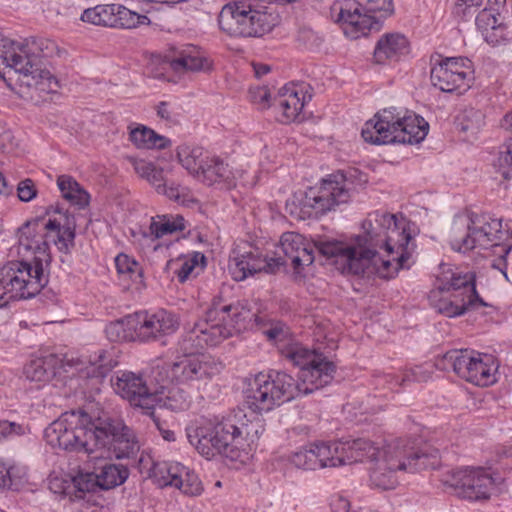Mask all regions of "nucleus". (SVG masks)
I'll return each mask as SVG.
<instances>
[{
    "label": "nucleus",
    "instance_id": "4d7b16f0",
    "mask_svg": "<svg viewBox=\"0 0 512 512\" xmlns=\"http://www.w3.org/2000/svg\"><path fill=\"white\" fill-rule=\"evenodd\" d=\"M507 164L508 165H504V163H502V151H500L495 162V168L505 180L510 181L512 180V161H508Z\"/></svg>",
    "mask_w": 512,
    "mask_h": 512
},
{
    "label": "nucleus",
    "instance_id": "bf43d9fd",
    "mask_svg": "<svg viewBox=\"0 0 512 512\" xmlns=\"http://www.w3.org/2000/svg\"><path fill=\"white\" fill-rule=\"evenodd\" d=\"M170 105L168 102H160L157 106V115L161 118V119H165V120H171L172 119V116H171V111L169 109Z\"/></svg>",
    "mask_w": 512,
    "mask_h": 512
},
{
    "label": "nucleus",
    "instance_id": "f8f14e48",
    "mask_svg": "<svg viewBox=\"0 0 512 512\" xmlns=\"http://www.w3.org/2000/svg\"><path fill=\"white\" fill-rule=\"evenodd\" d=\"M350 183L343 173H335L323 179L320 186L310 187L304 194L294 195L286 203V210L297 219L305 220L347 203L350 199Z\"/></svg>",
    "mask_w": 512,
    "mask_h": 512
},
{
    "label": "nucleus",
    "instance_id": "6e6d98bb",
    "mask_svg": "<svg viewBox=\"0 0 512 512\" xmlns=\"http://www.w3.org/2000/svg\"><path fill=\"white\" fill-rule=\"evenodd\" d=\"M0 488L17 489L12 480V468L0 458Z\"/></svg>",
    "mask_w": 512,
    "mask_h": 512
},
{
    "label": "nucleus",
    "instance_id": "a19ab883",
    "mask_svg": "<svg viewBox=\"0 0 512 512\" xmlns=\"http://www.w3.org/2000/svg\"><path fill=\"white\" fill-rule=\"evenodd\" d=\"M361 5L356 0H343L340 3L339 20L358 30L367 27V17L360 12Z\"/></svg>",
    "mask_w": 512,
    "mask_h": 512
},
{
    "label": "nucleus",
    "instance_id": "864d4df0",
    "mask_svg": "<svg viewBox=\"0 0 512 512\" xmlns=\"http://www.w3.org/2000/svg\"><path fill=\"white\" fill-rule=\"evenodd\" d=\"M502 127L512 130V111L504 116ZM500 151H502V163L508 165V161H512V137L507 140Z\"/></svg>",
    "mask_w": 512,
    "mask_h": 512
},
{
    "label": "nucleus",
    "instance_id": "7c9ffc66",
    "mask_svg": "<svg viewBox=\"0 0 512 512\" xmlns=\"http://www.w3.org/2000/svg\"><path fill=\"white\" fill-rule=\"evenodd\" d=\"M59 359L53 354L31 360L24 368V375L30 381L48 382L55 374Z\"/></svg>",
    "mask_w": 512,
    "mask_h": 512
},
{
    "label": "nucleus",
    "instance_id": "cd10ccee",
    "mask_svg": "<svg viewBox=\"0 0 512 512\" xmlns=\"http://www.w3.org/2000/svg\"><path fill=\"white\" fill-rule=\"evenodd\" d=\"M167 62L170 68L178 74L204 71L209 68L207 59L194 45H184L181 48L174 49L167 56Z\"/></svg>",
    "mask_w": 512,
    "mask_h": 512
},
{
    "label": "nucleus",
    "instance_id": "f3484780",
    "mask_svg": "<svg viewBox=\"0 0 512 512\" xmlns=\"http://www.w3.org/2000/svg\"><path fill=\"white\" fill-rule=\"evenodd\" d=\"M430 79L432 85L443 92L465 91L473 80L472 63L464 57L438 56L433 61Z\"/></svg>",
    "mask_w": 512,
    "mask_h": 512
},
{
    "label": "nucleus",
    "instance_id": "79ce46f5",
    "mask_svg": "<svg viewBox=\"0 0 512 512\" xmlns=\"http://www.w3.org/2000/svg\"><path fill=\"white\" fill-rule=\"evenodd\" d=\"M205 257L201 253L194 252L193 254L181 256L170 263L173 273L177 276L179 282L184 283L193 271L198 268L199 263H204Z\"/></svg>",
    "mask_w": 512,
    "mask_h": 512
},
{
    "label": "nucleus",
    "instance_id": "f03ea898",
    "mask_svg": "<svg viewBox=\"0 0 512 512\" xmlns=\"http://www.w3.org/2000/svg\"><path fill=\"white\" fill-rule=\"evenodd\" d=\"M267 339L276 344L282 356L300 368L298 379L290 374L270 370L250 380L245 390V402L254 412H269L301 395H307L329 384L336 372L335 364L315 349L292 340L290 328L273 322L264 330Z\"/></svg>",
    "mask_w": 512,
    "mask_h": 512
},
{
    "label": "nucleus",
    "instance_id": "9b49d317",
    "mask_svg": "<svg viewBox=\"0 0 512 512\" xmlns=\"http://www.w3.org/2000/svg\"><path fill=\"white\" fill-rule=\"evenodd\" d=\"M103 435L97 430V419L92 421L84 412L65 413L44 430V438L52 448L87 454L96 452L95 441Z\"/></svg>",
    "mask_w": 512,
    "mask_h": 512
},
{
    "label": "nucleus",
    "instance_id": "dca6fc26",
    "mask_svg": "<svg viewBox=\"0 0 512 512\" xmlns=\"http://www.w3.org/2000/svg\"><path fill=\"white\" fill-rule=\"evenodd\" d=\"M42 289L41 277L31 276L24 264L9 262L0 269V308L11 300L33 298Z\"/></svg>",
    "mask_w": 512,
    "mask_h": 512
},
{
    "label": "nucleus",
    "instance_id": "423d86ee",
    "mask_svg": "<svg viewBox=\"0 0 512 512\" xmlns=\"http://www.w3.org/2000/svg\"><path fill=\"white\" fill-rule=\"evenodd\" d=\"M55 48L48 40L15 41L0 33V68H10L23 77L28 87L42 92H55L57 79L42 68V57H47Z\"/></svg>",
    "mask_w": 512,
    "mask_h": 512
},
{
    "label": "nucleus",
    "instance_id": "ea45409f",
    "mask_svg": "<svg viewBox=\"0 0 512 512\" xmlns=\"http://www.w3.org/2000/svg\"><path fill=\"white\" fill-rule=\"evenodd\" d=\"M135 172L143 179L147 180L156 191L165 183L163 169L157 167L154 163L143 159H130Z\"/></svg>",
    "mask_w": 512,
    "mask_h": 512
},
{
    "label": "nucleus",
    "instance_id": "4c0bfd02",
    "mask_svg": "<svg viewBox=\"0 0 512 512\" xmlns=\"http://www.w3.org/2000/svg\"><path fill=\"white\" fill-rule=\"evenodd\" d=\"M115 365L116 362L107 351L99 350L95 353L94 357L89 360V365L80 371L83 376L87 378L102 379Z\"/></svg>",
    "mask_w": 512,
    "mask_h": 512
},
{
    "label": "nucleus",
    "instance_id": "6ab92c4d",
    "mask_svg": "<svg viewBox=\"0 0 512 512\" xmlns=\"http://www.w3.org/2000/svg\"><path fill=\"white\" fill-rule=\"evenodd\" d=\"M149 476L160 487H175L191 496L202 492V483L196 473L179 462L153 461Z\"/></svg>",
    "mask_w": 512,
    "mask_h": 512
},
{
    "label": "nucleus",
    "instance_id": "f704fd0d",
    "mask_svg": "<svg viewBox=\"0 0 512 512\" xmlns=\"http://www.w3.org/2000/svg\"><path fill=\"white\" fill-rule=\"evenodd\" d=\"M130 141L140 149H162L168 146L169 140L150 128L138 125L130 131Z\"/></svg>",
    "mask_w": 512,
    "mask_h": 512
},
{
    "label": "nucleus",
    "instance_id": "e433bc0d",
    "mask_svg": "<svg viewBox=\"0 0 512 512\" xmlns=\"http://www.w3.org/2000/svg\"><path fill=\"white\" fill-rule=\"evenodd\" d=\"M185 219L177 215H162L152 218L150 224V233L155 238H161L165 235H170L178 231L185 230Z\"/></svg>",
    "mask_w": 512,
    "mask_h": 512
},
{
    "label": "nucleus",
    "instance_id": "680f3d73",
    "mask_svg": "<svg viewBox=\"0 0 512 512\" xmlns=\"http://www.w3.org/2000/svg\"><path fill=\"white\" fill-rule=\"evenodd\" d=\"M506 1L507 0H487L484 8L500 12V10L505 7Z\"/></svg>",
    "mask_w": 512,
    "mask_h": 512
},
{
    "label": "nucleus",
    "instance_id": "603ef678",
    "mask_svg": "<svg viewBox=\"0 0 512 512\" xmlns=\"http://www.w3.org/2000/svg\"><path fill=\"white\" fill-rule=\"evenodd\" d=\"M159 194L167 196L169 199L176 202L183 201L182 197L186 194V188L175 183H165L157 191Z\"/></svg>",
    "mask_w": 512,
    "mask_h": 512
},
{
    "label": "nucleus",
    "instance_id": "a211bd4d",
    "mask_svg": "<svg viewBox=\"0 0 512 512\" xmlns=\"http://www.w3.org/2000/svg\"><path fill=\"white\" fill-rule=\"evenodd\" d=\"M442 481L454 488L459 497L473 501L488 499L495 485L491 474L480 467L453 470Z\"/></svg>",
    "mask_w": 512,
    "mask_h": 512
},
{
    "label": "nucleus",
    "instance_id": "49530a36",
    "mask_svg": "<svg viewBox=\"0 0 512 512\" xmlns=\"http://www.w3.org/2000/svg\"><path fill=\"white\" fill-rule=\"evenodd\" d=\"M483 124V114L480 111L469 110L463 115V120L459 123L460 129L464 132H477Z\"/></svg>",
    "mask_w": 512,
    "mask_h": 512
},
{
    "label": "nucleus",
    "instance_id": "58836bf2",
    "mask_svg": "<svg viewBox=\"0 0 512 512\" xmlns=\"http://www.w3.org/2000/svg\"><path fill=\"white\" fill-rule=\"evenodd\" d=\"M128 470L122 465H105L97 476V486L108 490L125 482L128 477Z\"/></svg>",
    "mask_w": 512,
    "mask_h": 512
},
{
    "label": "nucleus",
    "instance_id": "473e14b6",
    "mask_svg": "<svg viewBox=\"0 0 512 512\" xmlns=\"http://www.w3.org/2000/svg\"><path fill=\"white\" fill-rule=\"evenodd\" d=\"M62 197L78 209L85 208L90 201V195L79 183L69 175H60L57 179Z\"/></svg>",
    "mask_w": 512,
    "mask_h": 512
},
{
    "label": "nucleus",
    "instance_id": "4468645a",
    "mask_svg": "<svg viewBox=\"0 0 512 512\" xmlns=\"http://www.w3.org/2000/svg\"><path fill=\"white\" fill-rule=\"evenodd\" d=\"M434 366L442 371H453L460 378L477 386H489L496 381L498 364L486 353L469 349H453L435 360Z\"/></svg>",
    "mask_w": 512,
    "mask_h": 512
},
{
    "label": "nucleus",
    "instance_id": "13d9d810",
    "mask_svg": "<svg viewBox=\"0 0 512 512\" xmlns=\"http://www.w3.org/2000/svg\"><path fill=\"white\" fill-rule=\"evenodd\" d=\"M332 512H349L350 503L342 496H334L331 501Z\"/></svg>",
    "mask_w": 512,
    "mask_h": 512
},
{
    "label": "nucleus",
    "instance_id": "09e8293b",
    "mask_svg": "<svg viewBox=\"0 0 512 512\" xmlns=\"http://www.w3.org/2000/svg\"><path fill=\"white\" fill-rule=\"evenodd\" d=\"M26 426L9 421H0V441L10 439L14 436L24 435Z\"/></svg>",
    "mask_w": 512,
    "mask_h": 512
},
{
    "label": "nucleus",
    "instance_id": "c85d7f7f",
    "mask_svg": "<svg viewBox=\"0 0 512 512\" xmlns=\"http://www.w3.org/2000/svg\"><path fill=\"white\" fill-rule=\"evenodd\" d=\"M410 53V43L401 33H387L380 37L374 49V59L383 64L387 61H399Z\"/></svg>",
    "mask_w": 512,
    "mask_h": 512
},
{
    "label": "nucleus",
    "instance_id": "0e129e2a",
    "mask_svg": "<svg viewBox=\"0 0 512 512\" xmlns=\"http://www.w3.org/2000/svg\"><path fill=\"white\" fill-rule=\"evenodd\" d=\"M457 3L466 7H478L482 5L483 0H457Z\"/></svg>",
    "mask_w": 512,
    "mask_h": 512
},
{
    "label": "nucleus",
    "instance_id": "412c9836",
    "mask_svg": "<svg viewBox=\"0 0 512 512\" xmlns=\"http://www.w3.org/2000/svg\"><path fill=\"white\" fill-rule=\"evenodd\" d=\"M114 391L122 398L127 399L131 405L151 410L156 406L157 393L148 386L142 376L133 372H119L111 380Z\"/></svg>",
    "mask_w": 512,
    "mask_h": 512
},
{
    "label": "nucleus",
    "instance_id": "1a4fd4ad",
    "mask_svg": "<svg viewBox=\"0 0 512 512\" xmlns=\"http://www.w3.org/2000/svg\"><path fill=\"white\" fill-rule=\"evenodd\" d=\"M241 418L242 411L238 410L222 418L202 419L186 428L188 441L207 459L221 454L236 460L244 450L238 427Z\"/></svg>",
    "mask_w": 512,
    "mask_h": 512
},
{
    "label": "nucleus",
    "instance_id": "9d476101",
    "mask_svg": "<svg viewBox=\"0 0 512 512\" xmlns=\"http://www.w3.org/2000/svg\"><path fill=\"white\" fill-rule=\"evenodd\" d=\"M423 117L391 107L377 112L365 122L361 136L372 145L418 144L428 133Z\"/></svg>",
    "mask_w": 512,
    "mask_h": 512
},
{
    "label": "nucleus",
    "instance_id": "20e7f679",
    "mask_svg": "<svg viewBox=\"0 0 512 512\" xmlns=\"http://www.w3.org/2000/svg\"><path fill=\"white\" fill-rule=\"evenodd\" d=\"M382 225L387 224L386 232L370 235L369 243L363 245L339 241H320L315 246L320 254L333 259V263L343 273L354 275L377 274L381 278H392L401 268L410 266L413 252L412 236L406 225H399L394 215H383Z\"/></svg>",
    "mask_w": 512,
    "mask_h": 512
},
{
    "label": "nucleus",
    "instance_id": "de8ad7c7",
    "mask_svg": "<svg viewBox=\"0 0 512 512\" xmlns=\"http://www.w3.org/2000/svg\"><path fill=\"white\" fill-rule=\"evenodd\" d=\"M431 365H419L407 370L403 375V382H426L431 378Z\"/></svg>",
    "mask_w": 512,
    "mask_h": 512
},
{
    "label": "nucleus",
    "instance_id": "5fc2aeb1",
    "mask_svg": "<svg viewBox=\"0 0 512 512\" xmlns=\"http://www.w3.org/2000/svg\"><path fill=\"white\" fill-rule=\"evenodd\" d=\"M368 12H383L389 15L393 11L392 0H367Z\"/></svg>",
    "mask_w": 512,
    "mask_h": 512
},
{
    "label": "nucleus",
    "instance_id": "aec40b11",
    "mask_svg": "<svg viewBox=\"0 0 512 512\" xmlns=\"http://www.w3.org/2000/svg\"><path fill=\"white\" fill-rule=\"evenodd\" d=\"M274 271L281 266L290 264L297 274L314 261V245L303 235L286 232L281 236L275 256L270 257Z\"/></svg>",
    "mask_w": 512,
    "mask_h": 512
},
{
    "label": "nucleus",
    "instance_id": "c03bdc74",
    "mask_svg": "<svg viewBox=\"0 0 512 512\" xmlns=\"http://www.w3.org/2000/svg\"><path fill=\"white\" fill-rule=\"evenodd\" d=\"M115 18L116 21L113 28L132 29L150 23L146 15L138 14L120 4L119 9L115 12Z\"/></svg>",
    "mask_w": 512,
    "mask_h": 512
},
{
    "label": "nucleus",
    "instance_id": "4be33fe9",
    "mask_svg": "<svg viewBox=\"0 0 512 512\" xmlns=\"http://www.w3.org/2000/svg\"><path fill=\"white\" fill-rule=\"evenodd\" d=\"M228 269L235 281H243L261 271L274 272L270 257L263 255L259 248L251 245L238 246L233 250Z\"/></svg>",
    "mask_w": 512,
    "mask_h": 512
},
{
    "label": "nucleus",
    "instance_id": "a18cd8bd",
    "mask_svg": "<svg viewBox=\"0 0 512 512\" xmlns=\"http://www.w3.org/2000/svg\"><path fill=\"white\" fill-rule=\"evenodd\" d=\"M97 485V476L93 474H79L72 479V488L75 491V497L83 498L85 492L92 491Z\"/></svg>",
    "mask_w": 512,
    "mask_h": 512
},
{
    "label": "nucleus",
    "instance_id": "774afa93",
    "mask_svg": "<svg viewBox=\"0 0 512 512\" xmlns=\"http://www.w3.org/2000/svg\"><path fill=\"white\" fill-rule=\"evenodd\" d=\"M60 492L63 493V494H70L71 493V492L67 491L66 488H63V490L60 491Z\"/></svg>",
    "mask_w": 512,
    "mask_h": 512
},
{
    "label": "nucleus",
    "instance_id": "e2e57ef3",
    "mask_svg": "<svg viewBox=\"0 0 512 512\" xmlns=\"http://www.w3.org/2000/svg\"><path fill=\"white\" fill-rule=\"evenodd\" d=\"M13 192V186L8 184L5 177L0 172V194L10 195Z\"/></svg>",
    "mask_w": 512,
    "mask_h": 512
},
{
    "label": "nucleus",
    "instance_id": "0eeeda50",
    "mask_svg": "<svg viewBox=\"0 0 512 512\" xmlns=\"http://www.w3.org/2000/svg\"><path fill=\"white\" fill-rule=\"evenodd\" d=\"M504 234L500 219L488 213L477 214L471 212L454 218L450 244L453 250L462 253L477 247L483 249L494 248V253L499 254L500 257L492 263V267L502 272L507 278L506 256L512 250V245L507 246L499 243Z\"/></svg>",
    "mask_w": 512,
    "mask_h": 512
},
{
    "label": "nucleus",
    "instance_id": "2f4dec72",
    "mask_svg": "<svg viewBox=\"0 0 512 512\" xmlns=\"http://www.w3.org/2000/svg\"><path fill=\"white\" fill-rule=\"evenodd\" d=\"M105 334L111 342L138 341L135 313L107 324Z\"/></svg>",
    "mask_w": 512,
    "mask_h": 512
},
{
    "label": "nucleus",
    "instance_id": "37998d69",
    "mask_svg": "<svg viewBox=\"0 0 512 512\" xmlns=\"http://www.w3.org/2000/svg\"><path fill=\"white\" fill-rule=\"evenodd\" d=\"M238 427L240 430L239 434L242 440H244V450L246 447H250L254 444L265 430L263 421L260 418L255 417L249 420L243 411L242 418L239 419Z\"/></svg>",
    "mask_w": 512,
    "mask_h": 512
},
{
    "label": "nucleus",
    "instance_id": "39448f33",
    "mask_svg": "<svg viewBox=\"0 0 512 512\" xmlns=\"http://www.w3.org/2000/svg\"><path fill=\"white\" fill-rule=\"evenodd\" d=\"M74 239L75 223L67 217L64 224L57 218L36 217L19 230V246L25 251H31L34 254L33 259L11 263L24 264L33 277L38 274L44 288L48 283L44 267L51 262L49 245L53 243L60 252L68 253L74 245Z\"/></svg>",
    "mask_w": 512,
    "mask_h": 512
},
{
    "label": "nucleus",
    "instance_id": "ddd939ff",
    "mask_svg": "<svg viewBox=\"0 0 512 512\" xmlns=\"http://www.w3.org/2000/svg\"><path fill=\"white\" fill-rule=\"evenodd\" d=\"M218 23L231 36L261 37L278 24V15L271 6L235 1L223 6Z\"/></svg>",
    "mask_w": 512,
    "mask_h": 512
},
{
    "label": "nucleus",
    "instance_id": "a878e982",
    "mask_svg": "<svg viewBox=\"0 0 512 512\" xmlns=\"http://www.w3.org/2000/svg\"><path fill=\"white\" fill-rule=\"evenodd\" d=\"M157 382L154 392L157 393L156 405L159 404L173 411H183L190 407L191 395L179 383L172 381L165 375L152 374Z\"/></svg>",
    "mask_w": 512,
    "mask_h": 512
},
{
    "label": "nucleus",
    "instance_id": "c756f323",
    "mask_svg": "<svg viewBox=\"0 0 512 512\" xmlns=\"http://www.w3.org/2000/svg\"><path fill=\"white\" fill-rule=\"evenodd\" d=\"M115 266L122 285L127 289L140 291L144 288L143 269L132 257L120 253L115 257Z\"/></svg>",
    "mask_w": 512,
    "mask_h": 512
},
{
    "label": "nucleus",
    "instance_id": "2eb2a0df",
    "mask_svg": "<svg viewBox=\"0 0 512 512\" xmlns=\"http://www.w3.org/2000/svg\"><path fill=\"white\" fill-rule=\"evenodd\" d=\"M97 430H101L104 435L95 441V458H130L139 451L134 432L121 421L97 418Z\"/></svg>",
    "mask_w": 512,
    "mask_h": 512
},
{
    "label": "nucleus",
    "instance_id": "052dcab7",
    "mask_svg": "<svg viewBox=\"0 0 512 512\" xmlns=\"http://www.w3.org/2000/svg\"><path fill=\"white\" fill-rule=\"evenodd\" d=\"M253 69L256 77L260 78L270 72V66L262 63H254Z\"/></svg>",
    "mask_w": 512,
    "mask_h": 512
},
{
    "label": "nucleus",
    "instance_id": "338daca9",
    "mask_svg": "<svg viewBox=\"0 0 512 512\" xmlns=\"http://www.w3.org/2000/svg\"><path fill=\"white\" fill-rule=\"evenodd\" d=\"M313 33L311 31H303L300 35L301 38H309Z\"/></svg>",
    "mask_w": 512,
    "mask_h": 512
},
{
    "label": "nucleus",
    "instance_id": "bb28decb",
    "mask_svg": "<svg viewBox=\"0 0 512 512\" xmlns=\"http://www.w3.org/2000/svg\"><path fill=\"white\" fill-rule=\"evenodd\" d=\"M196 179L220 189H231L235 186V174L232 168L218 156L208 155Z\"/></svg>",
    "mask_w": 512,
    "mask_h": 512
},
{
    "label": "nucleus",
    "instance_id": "69168bd1",
    "mask_svg": "<svg viewBox=\"0 0 512 512\" xmlns=\"http://www.w3.org/2000/svg\"><path fill=\"white\" fill-rule=\"evenodd\" d=\"M160 434L166 441H175V433L171 430L162 429L159 427Z\"/></svg>",
    "mask_w": 512,
    "mask_h": 512
},
{
    "label": "nucleus",
    "instance_id": "6e6552de",
    "mask_svg": "<svg viewBox=\"0 0 512 512\" xmlns=\"http://www.w3.org/2000/svg\"><path fill=\"white\" fill-rule=\"evenodd\" d=\"M430 300L437 312L450 318L487 305L476 291L475 275L447 263L439 265Z\"/></svg>",
    "mask_w": 512,
    "mask_h": 512
},
{
    "label": "nucleus",
    "instance_id": "72a5a7b5",
    "mask_svg": "<svg viewBox=\"0 0 512 512\" xmlns=\"http://www.w3.org/2000/svg\"><path fill=\"white\" fill-rule=\"evenodd\" d=\"M208 153L202 147L182 144L177 147V159L194 178L200 172Z\"/></svg>",
    "mask_w": 512,
    "mask_h": 512
},
{
    "label": "nucleus",
    "instance_id": "3c124183",
    "mask_svg": "<svg viewBox=\"0 0 512 512\" xmlns=\"http://www.w3.org/2000/svg\"><path fill=\"white\" fill-rule=\"evenodd\" d=\"M251 101L258 104L262 109L270 107L272 104L271 92L267 87L251 88L249 91Z\"/></svg>",
    "mask_w": 512,
    "mask_h": 512
},
{
    "label": "nucleus",
    "instance_id": "c9c22d12",
    "mask_svg": "<svg viewBox=\"0 0 512 512\" xmlns=\"http://www.w3.org/2000/svg\"><path fill=\"white\" fill-rule=\"evenodd\" d=\"M119 4H100L84 10L81 20L94 25L114 27L115 12Z\"/></svg>",
    "mask_w": 512,
    "mask_h": 512
},
{
    "label": "nucleus",
    "instance_id": "7ed1b4c3",
    "mask_svg": "<svg viewBox=\"0 0 512 512\" xmlns=\"http://www.w3.org/2000/svg\"><path fill=\"white\" fill-rule=\"evenodd\" d=\"M253 317L254 314L242 302L231 303L222 297L214 298L204 318L179 341V351L184 356L171 365H157L152 374L165 375L167 379L181 384L211 379L221 372L223 365L211 356L199 354V351L217 346L240 332Z\"/></svg>",
    "mask_w": 512,
    "mask_h": 512
},
{
    "label": "nucleus",
    "instance_id": "b1692460",
    "mask_svg": "<svg viewBox=\"0 0 512 512\" xmlns=\"http://www.w3.org/2000/svg\"><path fill=\"white\" fill-rule=\"evenodd\" d=\"M311 95L305 91L302 84H289L282 87L274 98L273 106L280 112L279 120L282 123L302 121L301 111Z\"/></svg>",
    "mask_w": 512,
    "mask_h": 512
},
{
    "label": "nucleus",
    "instance_id": "f257e3e1",
    "mask_svg": "<svg viewBox=\"0 0 512 512\" xmlns=\"http://www.w3.org/2000/svg\"><path fill=\"white\" fill-rule=\"evenodd\" d=\"M369 460L371 486L394 489L398 472L416 473L440 464L438 449L420 446L410 438H392L376 444L364 438L310 444L295 451L290 462L297 468L316 470Z\"/></svg>",
    "mask_w": 512,
    "mask_h": 512
},
{
    "label": "nucleus",
    "instance_id": "5701e85b",
    "mask_svg": "<svg viewBox=\"0 0 512 512\" xmlns=\"http://www.w3.org/2000/svg\"><path fill=\"white\" fill-rule=\"evenodd\" d=\"M137 338L140 342H150L174 334L179 328L178 317L167 310L155 313L136 312Z\"/></svg>",
    "mask_w": 512,
    "mask_h": 512
},
{
    "label": "nucleus",
    "instance_id": "393cba45",
    "mask_svg": "<svg viewBox=\"0 0 512 512\" xmlns=\"http://www.w3.org/2000/svg\"><path fill=\"white\" fill-rule=\"evenodd\" d=\"M475 24L484 41L491 46L512 41V27L503 22L499 11L483 8L476 16Z\"/></svg>",
    "mask_w": 512,
    "mask_h": 512
},
{
    "label": "nucleus",
    "instance_id": "8fccbe9b",
    "mask_svg": "<svg viewBox=\"0 0 512 512\" xmlns=\"http://www.w3.org/2000/svg\"><path fill=\"white\" fill-rule=\"evenodd\" d=\"M17 195L20 201L29 202L37 196V188L30 178L21 180L17 185Z\"/></svg>",
    "mask_w": 512,
    "mask_h": 512
}]
</instances>
